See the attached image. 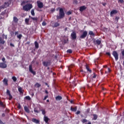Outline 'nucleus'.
<instances>
[{
  "label": "nucleus",
  "instance_id": "nucleus-1",
  "mask_svg": "<svg viewBox=\"0 0 124 124\" xmlns=\"http://www.w3.org/2000/svg\"><path fill=\"white\" fill-rule=\"evenodd\" d=\"M4 0V5L0 6V10L1 9H4V8H6V7H8L10 4H11L12 0Z\"/></svg>",
  "mask_w": 124,
  "mask_h": 124
},
{
  "label": "nucleus",
  "instance_id": "nucleus-2",
  "mask_svg": "<svg viewBox=\"0 0 124 124\" xmlns=\"http://www.w3.org/2000/svg\"><path fill=\"white\" fill-rule=\"evenodd\" d=\"M64 17V12H63V9L62 8H60L59 16H57V19H62Z\"/></svg>",
  "mask_w": 124,
  "mask_h": 124
},
{
  "label": "nucleus",
  "instance_id": "nucleus-3",
  "mask_svg": "<svg viewBox=\"0 0 124 124\" xmlns=\"http://www.w3.org/2000/svg\"><path fill=\"white\" fill-rule=\"evenodd\" d=\"M31 8H32V4L31 3L27 4L23 6V9L25 10V11H29V10H31Z\"/></svg>",
  "mask_w": 124,
  "mask_h": 124
},
{
  "label": "nucleus",
  "instance_id": "nucleus-4",
  "mask_svg": "<svg viewBox=\"0 0 124 124\" xmlns=\"http://www.w3.org/2000/svg\"><path fill=\"white\" fill-rule=\"evenodd\" d=\"M87 35H88V31H83L82 34L79 36V38L83 39L84 38H86V37H87Z\"/></svg>",
  "mask_w": 124,
  "mask_h": 124
},
{
  "label": "nucleus",
  "instance_id": "nucleus-5",
  "mask_svg": "<svg viewBox=\"0 0 124 124\" xmlns=\"http://www.w3.org/2000/svg\"><path fill=\"white\" fill-rule=\"evenodd\" d=\"M112 55L113 57H114L115 61H118V60H119V54H118L117 51H114L112 53Z\"/></svg>",
  "mask_w": 124,
  "mask_h": 124
},
{
  "label": "nucleus",
  "instance_id": "nucleus-6",
  "mask_svg": "<svg viewBox=\"0 0 124 124\" xmlns=\"http://www.w3.org/2000/svg\"><path fill=\"white\" fill-rule=\"evenodd\" d=\"M117 13H118V10H113L110 12V17H113L114 15H116V14H117Z\"/></svg>",
  "mask_w": 124,
  "mask_h": 124
},
{
  "label": "nucleus",
  "instance_id": "nucleus-7",
  "mask_svg": "<svg viewBox=\"0 0 124 124\" xmlns=\"http://www.w3.org/2000/svg\"><path fill=\"white\" fill-rule=\"evenodd\" d=\"M37 4L39 8H42L43 7V3L39 0L37 1Z\"/></svg>",
  "mask_w": 124,
  "mask_h": 124
},
{
  "label": "nucleus",
  "instance_id": "nucleus-8",
  "mask_svg": "<svg viewBox=\"0 0 124 124\" xmlns=\"http://www.w3.org/2000/svg\"><path fill=\"white\" fill-rule=\"evenodd\" d=\"M29 71L30 72L32 73V74H33V75H35L36 73L33 70H32V66H31V65H29Z\"/></svg>",
  "mask_w": 124,
  "mask_h": 124
},
{
  "label": "nucleus",
  "instance_id": "nucleus-9",
  "mask_svg": "<svg viewBox=\"0 0 124 124\" xmlns=\"http://www.w3.org/2000/svg\"><path fill=\"white\" fill-rule=\"evenodd\" d=\"M0 68H6L7 65H6L5 63L1 62L0 63Z\"/></svg>",
  "mask_w": 124,
  "mask_h": 124
},
{
  "label": "nucleus",
  "instance_id": "nucleus-10",
  "mask_svg": "<svg viewBox=\"0 0 124 124\" xmlns=\"http://www.w3.org/2000/svg\"><path fill=\"white\" fill-rule=\"evenodd\" d=\"M71 36L72 37V39H76V38H77V37L76 36V33L74 31H73L71 33Z\"/></svg>",
  "mask_w": 124,
  "mask_h": 124
},
{
  "label": "nucleus",
  "instance_id": "nucleus-11",
  "mask_svg": "<svg viewBox=\"0 0 124 124\" xmlns=\"http://www.w3.org/2000/svg\"><path fill=\"white\" fill-rule=\"evenodd\" d=\"M49 118L46 116H44V121L45 122L46 124H48V122L49 121Z\"/></svg>",
  "mask_w": 124,
  "mask_h": 124
},
{
  "label": "nucleus",
  "instance_id": "nucleus-12",
  "mask_svg": "<svg viewBox=\"0 0 124 124\" xmlns=\"http://www.w3.org/2000/svg\"><path fill=\"white\" fill-rule=\"evenodd\" d=\"M3 83L4 85L7 86L8 85V79H7L6 78H4L3 80Z\"/></svg>",
  "mask_w": 124,
  "mask_h": 124
},
{
  "label": "nucleus",
  "instance_id": "nucleus-13",
  "mask_svg": "<svg viewBox=\"0 0 124 124\" xmlns=\"http://www.w3.org/2000/svg\"><path fill=\"white\" fill-rule=\"evenodd\" d=\"M87 7H86V6H82L79 7V11H81V12L84 11V10H85L86 9Z\"/></svg>",
  "mask_w": 124,
  "mask_h": 124
},
{
  "label": "nucleus",
  "instance_id": "nucleus-14",
  "mask_svg": "<svg viewBox=\"0 0 124 124\" xmlns=\"http://www.w3.org/2000/svg\"><path fill=\"white\" fill-rule=\"evenodd\" d=\"M32 122H33V123H35V124H39V123H40V121L39 120L35 118H33L32 119Z\"/></svg>",
  "mask_w": 124,
  "mask_h": 124
},
{
  "label": "nucleus",
  "instance_id": "nucleus-15",
  "mask_svg": "<svg viewBox=\"0 0 124 124\" xmlns=\"http://www.w3.org/2000/svg\"><path fill=\"white\" fill-rule=\"evenodd\" d=\"M43 64L44 65V66H48V65H49L50 64V62H43Z\"/></svg>",
  "mask_w": 124,
  "mask_h": 124
},
{
  "label": "nucleus",
  "instance_id": "nucleus-16",
  "mask_svg": "<svg viewBox=\"0 0 124 124\" xmlns=\"http://www.w3.org/2000/svg\"><path fill=\"white\" fill-rule=\"evenodd\" d=\"M7 94H8L9 96V99H12V95H11V94H10V91H9V90H7Z\"/></svg>",
  "mask_w": 124,
  "mask_h": 124
},
{
  "label": "nucleus",
  "instance_id": "nucleus-17",
  "mask_svg": "<svg viewBox=\"0 0 124 124\" xmlns=\"http://www.w3.org/2000/svg\"><path fill=\"white\" fill-rule=\"evenodd\" d=\"M18 19L16 16H14L13 17V22L14 23H18Z\"/></svg>",
  "mask_w": 124,
  "mask_h": 124
},
{
  "label": "nucleus",
  "instance_id": "nucleus-18",
  "mask_svg": "<svg viewBox=\"0 0 124 124\" xmlns=\"http://www.w3.org/2000/svg\"><path fill=\"white\" fill-rule=\"evenodd\" d=\"M71 111H73V112H76V111H77V107H76L75 108H73L72 107H71Z\"/></svg>",
  "mask_w": 124,
  "mask_h": 124
},
{
  "label": "nucleus",
  "instance_id": "nucleus-19",
  "mask_svg": "<svg viewBox=\"0 0 124 124\" xmlns=\"http://www.w3.org/2000/svg\"><path fill=\"white\" fill-rule=\"evenodd\" d=\"M24 110L25 112H27V113H30V109H29V108H27V107H24Z\"/></svg>",
  "mask_w": 124,
  "mask_h": 124
},
{
  "label": "nucleus",
  "instance_id": "nucleus-20",
  "mask_svg": "<svg viewBox=\"0 0 124 124\" xmlns=\"http://www.w3.org/2000/svg\"><path fill=\"white\" fill-rule=\"evenodd\" d=\"M5 41H3V38H1L0 37V44H3L4 43H5Z\"/></svg>",
  "mask_w": 124,
  "mask_h": 124
},
{
  "label": "nucleus",
  "instance_id": "nucleus-21",
  "mask_svg": "<svg viewBox=\"0 0 124 124\" xmlns=\"http://www.w3.org/2000/svg\"><path fill=\"white\" fill-rule=\"evenodd\" d=\"M62 99V96H57L56 97V100L60 101V100H61V99Z\"/></svg>",
  "mask_w": 124,
  "mask_h": 124
},
{
  "label": "nucleus",
  "instance_id": "nucleus-22",
  "mask_svg": "<svg viewBox=\"0 0 124 124\" xmlns=\"http://www.w3.org/2000/svg\"><path fill=\"white\" fill-rule=\"evenodd\" d=\"M34 44H35V48H39V45L38 44V43H37V42L35 41V42H34Z\"/></svg>",
  "mask_w": 124,
  "mask_h": 124
},
{
  "label": "nucleus",
  "instance_id": "nucleus-23",
  "mask_svg": "<svg viewBox=\"0 0 124 124\" xmlns=\"http://www.w3.org/2000/svg\"><path fill=\"white\" fill-rule=\"evenodd\" d=\"M59 26H60V23H59V22H55L53 27L54 28H57V27H59Z\"/></svg>",
  "mask_w": 124,
  "mask_h": 124
},
{
  "label": "nucleus",
  "instance_id": "nucleus-24",
  "mask_svg": "<svg viewBox=\"0 0 124 124\" xmlns=\"http://www.w3.org/2000/svg\"><path fill=\"white\" fill-rule=\"evenodd\" d=\"M24 99H26V100H31V98L30 96H26L25 97Z\"/></svg>",
  "mask_w": 124,
  "mask_h": 124
},
{
  "label": "nucleus",
  "instance_id": "nucleus-25",
  "mask_svg": "<svg viewBox=\"0 0 124 124\" xmlns=\"http://www.w3.org/2000/svg\"><path fill=\"white\" fill-rule=\"evenodd\" d=\"M25 21L26 25H29V22H30V19L29 18H25Z\"/></svg>",
  "mask_w": 124,
  "mask_h": 124
},
{
  "label": "nucleus",
  "instance_id": "nucleus-26",
  "mask_svg": "<svg viewBox=\"0 0 124 124\" xmlns=\"http://www.w3.org/2000/svg\"><path fill=\"white\" fill-rule=\"evenodd\" d=\"M89 34L90 35H92L93 36H94V33L93 31H89Z\"/></svg>",
  "mask_w": 124,
  "mask_h": 124
},
{
  "label": "nucleus",
  "instance_id": "nucleus-27",
  "mask_svg": "<svg viewBox=\"0 0 124 124\" xmlns=\"http://www.w3.org/2000/svg\"><path fill=\"white\" fill-rule=\"evenodd\" d=\"M4 17V13L2 12L0 15V19H2Z\"/></svg>",
  "mask_w": 124,
  "mask_h": 124
},
{
  "label": "nucleus",
  "instance_id": "nucleus-28",
  "mask_svg": "<svg viewBox=\"0 0 124 124\" xmlns=\"http://www.w3.org/2000/svg\"><path fill=\"white\" fill-rule=\"evenodd\" d=\"M41 86V85H40V84H39L38 83H36L35 84V87H36V88H39Z\"/></svg>",
  "mask_w": 124,
  "mask_h": 124
},
{
  "label": "nucleus",
  "instance_id": "nucleus-29",
  "mask_svg": "<svg viewBox=\"0 0 124 124\" xmlns=\"http://www.w3.org/2000/svg\"><path fill=\"white\" fill-rule=\"evenodd\" d=\"M34 112L35 113H39V111H38V108H34Z\"/></svg>",
  "mask_w": 124,
  "mask_h": 124
},
{
  "label": "nucleus",
  "instance_id": "nucleus-30",
  "mask_svg": "<svg viewBox=\"0 0 124 124\" xmlns=\"http://www.w3.org/2000/svg\"><path fill=\"white\" fill-rule=\"evenodd\" d=\"M96 43H97V44L98 45H100V44L101 43V41L99 40H97L96 41Z\"/></svg>",
  "mask_w": 124,
  "mask_h": 124
},
{
  "label": "nucleus",
  "instance_id": "nucleus-31",
  "mask_svg": "<svg viewBox=\"0 0 124 124\" xmlns=\"http://www.w3.org/2000/svg\"><path fill=\"white\" fill-rule=\"evenodd\" d=\"M31 15H32V16H34V15H35V14H34V10L32 9V10H31Z\"/></svg>",
  "mask_w": 124,
  "mask_h": 124
},
{
  "label": "nucleus",
  "instance_id": "nucleus-32",
  "mask_svg": "<svg viewBox=\"0 0 124 124\" xmlns=\"http://www.w3.org/2000/svg\"><path fill=\"white\" fill-rule=\"evenodd\" d=\"M22 36H23V35H22V34H21L17 35V38H18V39H21V38H22Z\"/></svg>",
  "mask_w": 124,
  "mask_h": 124
},
{
  "label": "nucleus",
  "instance_id": "nucleus-33",
  "mask_svg": "<svg viewBox=\"0 0 124 124\" xmlns=\"http://www.w3.org/2000/svg\"><path fill=\"white\" fill-rule=\"evenodd\" d=\"M119 19H120V18L118 16H116L115 17V20L116 23H118V22H119Z\"/></svg>",
  "mask_w": 124,
  "mask_h": 124
},
{
  "label": "nucleus",
  "instance_id": "nucleus-34",
  "mask_svg": "<svg viewBox=\"0 0 124 124\" xmlns=\"http://www.w3.org/2000/svg\"><path fill=\"white\" fill-rule=\"evenodd\" d=\"M12 79L14 82H16V81H17V78H16V77H13Z\"/></svg>",
  "mask_w": 124,
  "mask_h": 124
},
{
  "label": "nucleus",
  "instance_id": "nucleus-35",
  "mask_svg": "<svg viewBox=\"0 0 124 124\" xmlns=\"http://www.w3.org/2000/svg\"><path fill=\"white\" fill-rule=\"evenodd\" d=\"M31 19H32V20H33V21H37V17H31Z\"/></svg>",
  "mask_w": 124,
  "mask_h": 124
},
{
  "label": "nucleus",
  "instance_id": "nucleus-36",
  "mask_svg": "<svg viewBox=\"0 0 124 124\" xmlns=\"http://www.w3.org/2000/svg\"><path fill=\"white\" fill-rule=\"evenodd\" d=\"M67 53H69V54H71V53H72V50H71V49H68L67 50Z\"/></svg>",
  "mask_w": 124,
  "mask_h": 124
},
{
  "label": "nucleus",
  "instance_id": "nucleus-37",
  "mask_svg": "<svg viewBox=\"0 0 124 124\" xmlns=\"http://www.w3.org/2000/svg\"><path fill=\"white\" fill-rule=\"evenodd\" d=\"M41 111H42L43 115H45V114H46V111H45V110L42 109Z\"/></svg>",
  "mask_w": 124,
  "mask_h": 124
},
{
  "label": "nucleus",
  "instance_id": "nucleus-38",
  "mask_svg": "<svg viewBox=\"0 0 124 124\" xmlns=\"http://www.w3.org/2000/svg\"><path fill=\"white\" fill-rule=\"evenodd\" d=\"M3 38H5V39H7V35L3 34Z\"/></svg>",
  "mask_w": 124,
  "mask_h": 124
},
{
  "label": "nucleus",
  "instance_id": "nucleus-39",
  "mask_svg": "<svg viewBox=\"0 0 124 124\" xmlns=\"http://www.w3.org/2000/svg\"><path fill=\"white\" fill-rule=\"evenodd\" d=\"M93 117H94V120H96V119H97V115L94 114L93 115Z\"/></svg>",
  "mask_w": 124,
  "mask_h": 124
},
{
  "label": "nucleus",
  "instance_id": "nucleus-40",
  "mask_svg": "<svg viewBox=\"0 0 124 124\" xmlns=\"http://www.w3.org/2000/svg\"><path fill=\"white\" fill-rule=\"evenodd\" d=\"M72 13L71 11H68L66 13L67 15H70Z\"/></svg>",
  "mask_w": 124,
  "mask_h": 124
},
{
  "label": "nucleus",
  "instance_id": "nucleus-41",
  "mask_svg": "<svg viewBox=\"0 0 124 124\" xmlns=\"http://www.w3.org/2000/svg\"><path fill=\"white\" fill-rule=\"evenodd\" d=\"M42 26H46V24L45 21H43L42 23Z\"/></svg>",
  "mask_w": 124,
  "mask_h": 124
},
{
  "label": "nucleus",
  "instance_id": "nucleus-42",
  "mask_svg": "<svg viewBox=\"0 0 124 124\" xmlns=\"http://www.w3.org/2000/svg\"><path fill=\"white\" fill-rule=\"evenodd\" d=\"M86 69H87L88 71H89V72L92 73V70H90V69H89V67H88V66H86Z\"/></svg>",
  "mask_w": 124,
  "mask_h": 124
},
{
  "label": "nucleus",
  "instance_id": "nucleus-43",
  "mask_svg": "<svg viewBox=\"0 0 124 124\" xmlns=\"http://www.w3.org/2000/svg\"><path fill=\"white\" fill-rule=\"evenodd\" d=\"M18 91L19 92V93H22V88L19 87L18 88Z\"/></svg>",
  "mask_w": 124,
  "mask_h": 124
},
{
  "label": "nucleus",
  "instance_id": "nucleus-44",
  "mask_svg": "<svg viewBox=\"0 0 124 124\" xmlns=\"http://www.w3.org/2000/svg\"><path fill=\"white\" fill-rule=\"evenodd\" d=\"M73 3L75 4H77L78 3V1L75 0L74 1Z\"/></svg>",
  "mask_w": 124,
  "mask_h": 124
},
{
  "label": "nucleus",
  "instance_id": "nucleus-45",
  "mask_svg": "<svg viewBox=\"0 0 124 124\" xmlns=\"http://www.w3.org/2000/svg\"><path fill=\"white\" fill-rule=\"evenodd\" d=\"M87 120L86 119H83V120H82V123H86V122H87Z\"/></svg>",
  "mask_w": 124,
  "mask_h": 124
},
{
  "label": "nucleus",
  "instance_id": "nucleus-46",
  "mask_svg": "<svg viewBox=\"0 0 124 124\" xmlns=\"http://www.w3.org/2000/svg\"><path fill=\"white\" fill-rule=\"evenodd\" d=\"M25 3H26V1H23L22 2V3H21V5H24V4H25Z\"/></svg>",
  "mask_w": 124,
  "mask_h": 124
},
{
  "label": "nucleus",
  "instance_id": "nucleus-47",
  "mask_svg": "<svg viewBox=\"0 0 124 124\" xmlns=\"http://www.w3.org/2000/svg\"><path fill=\"white\" fill-rule=\"evenodd\" d=\"M47 98H48V95L46 96L44 98V100H46V99H47Z\"/></svg>",
  "mask_w": 124,
  "mask_h": 124
},
{
  "label": "nucleus",
  "instance_id": "nucleus-48",
  "mask_svg": "<svg viewBox=\"0 0 124 124\" xmlns=\"http://www.w3.org/2000/svg\"><path fill=\"white\" fill-rule=\"evenodd\" d=\"M67 41H68V39L66 40H64L63 42L64 43H67Z\"/></svg>",
  "mask_w": 124,
  "mask_h": 124
},
{
  "label": "nucleus",
  "instance_id": "nucleus-49",
  "mask_svg": "<svg viewBox=\"0 0 124 124\" xmlns=\"http://www.w3.org/2000/svg\"><path fill=\"white\" fill-rule=\"evenodd\" d=\"M17 35H19V32L16 31L15 32V35H17Z\"/></svg>",
  "mask_w": 124,
  "mask_h": 124
},
{
  "label": "nucleus",
  "instance_id": "nucleus-50",
  "mask_svg": "<svg viewBox=\"0 0 124 124\" xmlns=\"http://www.w3.org/2000/svg\"><path fill=\"white\" fill-rule=\"evenodd\" d=\"M93 78H96V75L95 73H93Z\"/></svg>",
  "mask_w": 124,
  "mask_h": 124
},
{
  "label": "nucleus",
  "instance_id": "nucleus-51",
  "mask_svg": "<svg viewBox=\"0 0 124 124\" xmlns=\"http://www.w3.org/2000/svg\"><path fill=\"white\" fill-rule=\"evenodd\" d=\"M106 55H108V56H111V54L110 52H107Z\"/></svg>",
  "mask_w": 124,
  "mask_h": 124
},
{
  "label": "nucleus",
  "instance_id": "nucleus-52",
  "mask_svg": "<svg viewBox=\"0 0 124 124\" xmlns=\"http://www.w3.org/2000/svg\"><path fill=\"white\" fill-rule=\"evenodd\" d=\"M80 111L78 110L77 112H76V114L77 115H79V114H80Z\"/></svg>",
  "mask_w": 124,
  "mask_h": 124
},
{
  "label": "nucleus",
  "instance_id": "nucleus-53",
  "mask_svg": "<svg viewBox=\"0 0 124 124\" xmlns=\"http://www.w3.org/2000/svg\"><path fill=\"white\" fill-rule=\"evenodd\" d=\"M2 62H4L5 61V58H2Z\"/></svg>",
  "mask_w": 124,
  "mask_h": 124
},
{
  "label": "nucleus",
  "instance_id": "nucleus-54",
  "mask_svg": "<svg viewBox=\"0 0 124 124\" xmlns=\"http://www.w3.org/2000/svg\"><path fill=\"white\" fill-rule=\"evenodd\" d=\"M10 46H12V47H14V45L12 43L10 44Z\"/></svg>",
  "mask_w": 124,
  "mask_h": 124
},
{
  "label": "nucleus",
  "instance_id": "nucleus-55",
  "mask_svg": "<svg viewBox=\"0 0 124 124\" xmlns=\"http://www.w3.org/2000/svg\"><path fill=\"white\" fill-rule=\"evenodd\" d=\"M55 10H56V9H52L51 10V11H52V12H54V11H55Z\"/></svg>",
  "mask_w": 124,
  "mask_h": 124
},
{
  "label": "nucleus",
  "instance_id": "nucleus-56",
  "mask_svg": "<svg viewBox=\"0 0 124 124\" xmlns=\"http://www.w3.org/2000/svg\"><path fill=\"white\" fill-rule=\"evenodd\" d=\"M45 85L46 86H47V87H48V88H49V86L48 85V84L47 83H45Z\"/></svg>",
  "mask_w": 124,
  "mask_h": 124
},
{
  "label": "nucleus",
  "instance_id": "nucleus-57",
  "mask_svg": "<svg viewBox=\"0 0 124 124\" xmlns=\"http://www.w3.org/2000/svg\"><path fill=\"white\" fill-rule=\"evenodd\" d=\"M102 4H103V5L104 6H105L106 5V3H103Z\"/></svg>",
  "mask_w": 124,
  "mask_h": 124
},
{
  "label": "nucleus",
  "instance_id": "nucleus-58",
  "mask_svg": "<svg viewBox=\"0 0 124 124\" xmlns=\"http://www.w3.org/2000/svg\"><path fill=\"white\" fill-rule=\"evenodd\" d=\"M108 72H110V71H111V70H110V68H108Z\"/></svg>",
  "mask_w": 124,
  "mask_h": 124
},
{
  "label": "nucleus",
  "instance_id": "nucleus-59",
  "mask_svg": "<svg viewBox=\"0 0 124 124\" xmlns=\"http://www.w3.org/2000/svg\"><path fill=\"white\" fill-rule=\"evenodd\" d=\"M119 1H120V2H124V0H119Z\"/></svg>",
  "mask_w": 124,
  "mask_h": 124
},
{
  "label": "nucleus",
  "instance_id": "nucleus-60",
  "mask_svg": "<svg viewBox=\"0 0 124 124\" xmlns=\"http://www.w3.org/2000/svg\"><path fill=\"white\" fill-rule=\"evenodd\" d=\"M45 93H46L48 94V91L47 90H46Z\"/></svg>",
  "mask_w": 124,
  "mask_h": 124
},
{
  "label": "nucleus",
  "instance_id": "nucleus-61",
  "mask_svg": "<svg viewBox=\"0 0 124 124\" xmlns=\"http://www.w3.org/2000/svg\"><path fill=\"white\" fill-rule=\"evenodd\" d=\"M18 108L20 109V108H21V105H20V104H19L18 105Z\"/></svg>",
  "mask_w": 124,
  "mask_h": 124
},
{
  "label": "nucleus",
  "instance_id": "nucleus-62",
  "mask_svg": "<svg viewBox=\"0 0 124 124\" xmlns=\"http://www.w3.org/2000/svg\"><path fill=\"white\" fill-rule=\"evenodd\" d=\"M70 102L71 103H73V101H71Z\"/></svg>",
  "mask_w": 124,
  "mask_h": 124
},
{
  "label": "nucleus",
  "instance_id": "nucleus-63",
  "mask_svg": "<svg viewBox=\"0 0 124 124\" xmlns=\"http://www.w3.org/2000/svg\"><path fill=\"white\" fill-rule=\"evenodd\" d=\"M87 124H92V123H91V122H89Z\"/></svg>",
  "mask_w": 124,
  "mask_h": 124
},
{
  "label": "nucleus",
  "instance_id": "nucleus-64",
  "mask_svg": "<svg viewBox=\"0 0 124 124\" xmlns=\"http://www.w3.org/2000/svg\"><path fill=\"white\" fill-rule=\"evenodd\" d=\"M47 102H49V100H46Z\"/></svg>",
  "mask_w": 124,
  "mask_h": 124
}]
</instances>
